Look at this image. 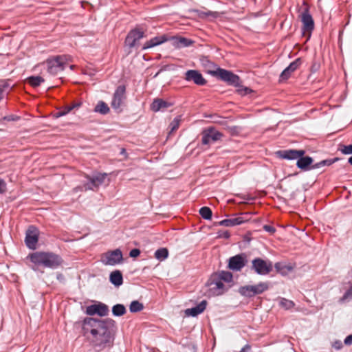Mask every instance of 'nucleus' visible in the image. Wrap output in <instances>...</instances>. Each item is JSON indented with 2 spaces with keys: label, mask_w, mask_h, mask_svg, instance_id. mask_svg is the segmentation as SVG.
Returning <instances> with one entry per match:
<instances>
[{
  "label": "nucleus",
  "mask_w": 352,
  "mask_h": 352,
  "mask_svg": "<svg viewBox=\"0 0 352 352\" xmlns=\"http://www.w3.org/2000/svg\"><path fill=\"white\" fill-rule=\"evenodd\" d=\"M126 311L125 307L122 304H117L112 307V313L115 316H122Z\"/></svg>",
  "instance_id": "31"
},
{
  "label": "nucleus",
  "mask_w": 352,
  "mask_h": 352,
  "mask_svg": "<svg viewBox=\"0 0 352 352\" xmlns=\"http://www.w3.org/2000/svg\"><path fill=\"white\" fill-rule=\"evenodd\" d=\"M338 158L336 157L333 159H328L322 160L318 163L312 164L313 159L309 156H301L298 158V161L296 163V166L301 170H307L310 169H316L319 168L324 166H330L334 162L338 161Z\"/></svg>",
  "instance_id": "4"
},
{
  "label": "nucleus",
  "mask_w": 352,
  "mask_h": 352,
  "mask_svg": "<svg viewBox=\"0 0 352 352\" xmlns=\"http://www.w3.org/2000/svg\"><path fill=\"white\" fill-rule=\"evenodd\" d=\"M239 293L241 296L247 298H251L254 296L252 294V285H245L240 287L239 289Z\"/></svg>",
  "instance_id": "30"
},
{
  "label": "nucleus",
  "mask_w": 352,
  "mask_h": 352,
  "mask_svg": "<svg viewBox=\"0 0 352 352\" xmlns=\"http://www.w3.org/2000/svg\"><path fill=\"white\" fill-rule=\"evenodd\" d=\"M269 285L267 283L261 282L255 285H252V294L254 296L261 294L267 290Z\"/></svg>",
  "instance_id": "27"
},
{
  "label": "nucleus",
  "mask_w": 352,
  "mask_h": 352,
  "mask_svg": "<svg viewBox=\"0 0 352 352\" xmlns=\"http://www.w3.org/2000/svg\"><path fill=\"white\" fill-rule=\"evenodd\" d=\"M74 67H75V66H74V65H70V69H73L74 68Z\"/></svg>",
  "instance_id": "50"
},
{
  "label": "nucleus",
  "mask_w": 352,
  "mask_h": 352,
  "mask_svg": "<svg viewBox=\"0 0 352 352\" xmlns=\"http://www.w3.org/2000/svg\"><path fill=\"white\" fill-rule=\"evenodd\" d=\"M274 267H275V268H276V271H277V272H282V270H283V269H285V268H287L288 270H292V267H287V266H285V265H282L281 263H275Z\"/></svg>",
  "instance_id": "39"
},
{
  "label": "nucleus",
  "mask_w": 352,
  "mask_h": 352,
  "mask_svg": "<svg viewBox=\"0 0 352 352\" xmlns=\"http://www.w3.org/2000/svg\"><path fill=\"white\" fill-rule=\"evenodd\" d=\"M143 309V305L138 300L132 301L129 306V310L132 313L139 312L142 311Z\"/></svg>",
  "instance_id": "33"
},
{
  "label": "nucleus",
  "mask_w": 352,
  "mask_h": 352,
  "mask_svg": "<svg viewBox=\"0 0 352 352\" xmlns=\"http://www.w3.org/2000/svg\"><path fill=\"white\" fill-rule=\"evenodd\" d=\"M341 152L345 155L352 154V144L348 146H342L340 149Z\"/></svg>",
  "instance_id": "38"
},
{
  "label": "nucleus",
  "mask_w": 352,
  "mask_h": 352,
  "mask_svg": "<svg viewBox=\"0 0 352 352\" xmlns=\"http://www.w3.org/2000/svg\"><path fill=\"white\" fill-rule=\"evenodd\" d=\"M221 236L225 238V239H228L230 236V234L228 231H225L221 234Z\"/></svg>",
  "instance_id": "47"
},
{
  "label": "nucleus",
  "mask_w": 352,
  "mask_h": 352,
  "mask_svg": "<svg viewBox=\"0 0 352 352\" xmlns=\"http://www.w3.org/2000/svg\"><path fill=\"white\" fill-rule=\"evenodd\" d=\"M216 277H217L219 279H220L221 281L230 283L232 282L233 280V276L232 274L228 271H221L217 273L214 274Z\"/></svg>",
  "instance_id": "26"
},
{
  "label": "nucleus",
  "mask_w": 352,
  "mask_h": 352,
  "mask_svg": "<svg viewBox=\"0 0 352 352\" xmlns=\"http://www.w3.org/2000/svg\"><path fill=\"white\" fill-rule=\"evenodd\" d=\"M279 305L282 308H283L286 310H289V309H291L292 308H293L294 307L295 304L292 300L282 298L280 300Z\"/></svg>",
  "instance_id": "35"
},
{
  "label": "nucleus",
  "mask_w": 352,
  "mask_h": 352,
  "mask_svg": "<svg viewBox=\"0 0 352 352\" xmlns=\"http://www.w3.org/2000/svg\"><path fill=\"white\" fill-rule=\"evenodd\" d=\"M346 345H351L352 344V335L348 336L344 341Z\"/></svg>",
  "instance_id": "46"
},
{
  "label": "nucleus",
  "mask_w": 352,
  "mask_h": 352,
  "mask_svg": "<svg viewBox=\"0 0 352 352\" xmlns=\"http://www.w3.org/2000/svg\"><path fill=\"white\" fill-rule=\"evenodd\" d=\"M206 285L208 287L209 296H219L228 289L223 282L216 277L214 274L210 276Z\"/></svg>",
  "instance_id": "7"
},
{
  "label": "nucleus",
  "mask_w": 352,
  "mask_h": 352,
  "mask_svg": "<svg viewBox=\"0 0 352 352\" xmlns=\"http://www.w3.org/2000/svg\"><path fill=\"white\" fill-rule=\"evenodd\" d=\"M38 230L34 226H29L26 231L25 242L28 248L35 250L38 241Z\"/></svg>",
  "instance_id": "13"
},
{
  "label": "nucleus",
  "mask_w": 352,
  "mask_h": 352,
  "mask_svg": "<svg viewBox=\"0 0 352 352\" xmlns=\"http://www.w3.org/2000/svg\"><path fill=\"white\" fill-rule=\"evenodd\" d=\"M251 269L259 275H267L273 269L272 263L270 260L255 258L252 261Z\"/></svg>",
  "instance_id": "8"
},
{
  "label": "nucleus",
  "mask_w": 352,
  "mask_h": 352,
  "mask_svg": "<svg viewBox=\"0 0 352 352\" xmlns=\"http://www.w3.org/2000/svg\"><path fill=\"white\" fill-rule=\"evenodd\" d=\"M199 214L204 219L209 220L212 218V210L210 208L204 206L200 208Z\"/></svg>",
  "instance_id": "34"
},
{
  "label": "nucleus",
  "mask_w": 352,
  "mask_h": 352,
  "mask_svg": "<svg viewBox=\"0 0 352 352\" xmlns=\"http://www.w3.org/2000/svg\"><path fill=\"white\" fill-rule=\"evenodd\" d=\"M77 106L78 105H74H74H72V106H67V107H65L63 110L59 111L57 113V117H60V116H65L69 112H70L75 107H77Z\"/></svg>",
  "instance_id": "37"
},
{
  "label": "nucleus",
  "mask_w": 352,
  "mask_h": 352,
  "mask_svg": "<svg viewBox=\"0 0 352 352\" xmlns=\"http://www.w3.org/2000/svg\"><path fill=\"white\" fill-rule=\"evenodd\" d=\"M168 256V251L166 248H162L157 250L155 252V257L160 260L163 261Z\"/></svg>",
  "instance_id": "32"
},
{
  "label": "nucleus",
  "mask_w": 352,
  "mask_h": 352,
  "mask_svg": "<svg viewBox=\"0 0 352 352\" xmlns=\"http://www.w3.org/2000/svg\"><path fill=\"white\" fill-rule=\"evenodd\" d=\"M263 229L265 231L271 232V233H274L275 231H276V229L274 227H272V226H271L270 225H265V226H263Z\"/></svg>",
  "instance_id": "43"
},
{
  "label": "nucleus",
  "mask_w": 352,
  "mask_h": 352,
  "mask_svg": "<svg viewBox=\"0 0 352 352\" xmlns=\"http://www.w3.org/2000/svg\"><path fill=\"white\" fill-rule=\"evenodd\" d=\"M348 162L352 166V156L351 157H349Z\"/></svg>",
  "instance_id": "48"
},
{
  "label": "nucleus",
  "mask_w": 352,
  "mask_h": 352,
  "mask_svg": "<svg viewBox=\"0 0 352 352\" xmlns=\"http://www.w3.org/2000/svg\"><path fill=\"white\" fill-rule=\"evenodd\" d=\"M106 173H98L92 176L86 175L87 181L83 182L82 190L96 191L107 177Z\"/></svg>",
  "instance_id": "6"
},
{
  "label": "nucleus",
  "mask_w": 352,
  "mask_h": 352,
  "mask_svg": "<svg viewBox=\"0 0 352 352\" xmlns=\"http://www.w3.org/2000/svg\"><path fill=\"white\" fill-rule=\"evenodd\" d=\"M124 152H125V149L122 148V153H124Z\"/></svg>",
  "instance_id": "52"
},
{
  "label": "nucleus",
  "mask_w": 352,
  "mask_h": 352,
  "mask_svg": "<svg viewBox=\"0 0 352 352\" xmlns=\"http://www.w3.org/2000/svg\"><path fill=\"white\" fill-rule=\"evenodd\" d=\"M185 80L187 81H193L197 85H204L206 80L201 74L197 70H188L186 72Z\"/></svg>",
  "instance_id": "17"
},
{
  "label": "nucleus",
  "mask_w": 352,
  "mask_h": 352,
  "mask_svg": "<svg viewBox=\"0 0 352 352\" xmlns=\"http://www.w3.org/2000/svg\"><path fill=\"white\" fill-rule=\"evenodd\" d=\"M140 251L138 249H133L130 251L129 255L131 257H137L140 255Z\"/></svg>",
  "instance_id": "41"
},
{
  "label": "nucleus",
  "mask_w": 352,
  "mask_h": 352,
  "mask_svg": "<svg viewBox=\"0 0 352 352\" xmlns=\"http://www.w3.org/2000/svg\"><path fill=\"white\" fill-rule=\"evenodd\" d=\"M280 157L286 160H298L301 156H303L305 153L304 150H294L289 149L284 151H279L277 152Z\"/></svg>",
  "instance_id": "18"
},
{
  "label": "nucleus",
  "mask_w": 352,
  "mask_h": 352,
  "mask_svg": "<svg viewBox=\"0 0 352 352\" xmlns=\"http://www.w3.org/2000/svg\"><path fill=\"white\" fill-rule=\"evenodd\" d=\"M180 118L179 116L175 118L170 124V132L177 130L179 126Z\"/></svg>",
  "instance_id": "36"
},
{
  "label": "nucleus",
  "mask_w": 352,
  "mask_h": 352,
  "mask_svg": "<svg viewBox=\"0 0 352 352\" xmlns=\"http://www.w3.org/2000/svg\"><path fill=\"white\" fill-rule=\"evenodd\" d=\"M82 187H83V183L80 185V186H78L75 188H73V192H86L87 190H82Z\"/></svg>",
  "instance_id": "44"
},
{
  "label": "nucleus",
  "mask_w": 352,
  "mask_h": 352,
  "mask_svg": "<svg viewBox=\"0 0 352 352\" xmlns=\"http://www.w3.org/2000/svg\"><path fill=\"white\" fill-rule=\"evenodd\" d=\"M8 85L3 84L0 86V100L3 99L5 92L8 89Z\"/></svg>",
  "instance_id": "40"
},
{
  "label": "nucleus",
  "mask_w": 352,
  "mask_h": 352,
  "mask_svg": "<svg viewBox=\"0 0 352 352\" xmlns=\"http://www.w3.org/2000/svg\"><path fill=\"white\" fill-rule=\"evenodd\" d=\"M247 263L245 254H236L229 258L228 267L234 272L241 271Z\"/></svg>",
  "instance_id": "12"
},
{
  "label": "nucleus",
  "mask_w": 352,
  "mask_h": 352,
  "mask_svg": "<svg viewBox=\"0 0 352 352\" xmlns=\"http://www.w3.org/2000/svg\"><path fill=\"white\" fill-rule=\"evenodd\" d=\"M44 81V78L38 76H32L27 78V82L33 87L39 86Z\"/></svg>",
  "instance_id": "29"
},
{
  "label": "nucleus",
  "mask_w": 352,
  "mask_h": 352,
  "mask_svg": "<svg viewBox=\"0 0 352 352\" xmlns=\"http://www.w3.org/2000/svg\"><path fill=\"white\" fill-rule=\"evenodd\" d=\"M28 258L34 264V266L32 267L34 270H36L38 266L56 269L63 263L62 257L52 252H35L30 254Z\"/></svg>",
  "instance_id": "2"
},
{
  "label": "nucleus",
  "mask_w": 352,
  "mask_h": 352,
  "mask_svg": "<svg viewBox=\"0 0 352 352\" xmlns=\"http://www.w3.org/2000/svg\"><path fill=\"white\" fill-rule=\"evenodd\" d=\"M244 216H248V213L241 214V216L232 218V219H223L218 223L219 226H225V227H232L237 225H240L248 221V219Z\"/></svg>",
  "instance_id": "19"
},
{
  "label": "nucleus",
  "mask_w": 352,
  "mask_h": 352,
  "mask_svg": "<svg viewBox=\"0 0 352 352\" xmlns=\"http://www.w3.org/2000/svg\"><path fill=\"white\" fill-rule=\"evenodd\" d=\"M301 21L302 23L303 32H307L310 34L314 28V21L311 15L309 12L308 8H306L301 14Z\"/></svg>",
  "instance_id": "16"
},
{
  "label": "nucleus",
  "mask_w": 352,
  "mask_h": 352,
  "mask_svg": "<svg viewBox=\"0 0 352 352\" xmlns=\"http://www.w3.org/2000/svg\"><path fill=\"white\" fill-rule=\"evenodd\" d=\"M212 16L215 17L216 16V13L215 12H201L199 14V16L201 17V18L205 17V16Z\"/></svg>",
  "instance_id": "45"
},
{
  "label": "nucleus",
  "mask_w": 352,
  "mask_h": 352,
  "mask_svg": "<svg viewBox=\"0 0 352 352\" xmlns=\"http://www.w3.org/2000/svg\"><path fill=\"white\" fill-rule=\"evenodd\" d=\"M126 88L124 85H120L116 89L111 105L113 109L117 110L121 107L123 100L125 99Z\"/></svg>",
  "instance_id": "15"
},
{
  "label": "nucleus",
  "mask_w": 352,
  "mask_h": 352,
  "mask_svg": "<svg viewBox=\"0 0 352 352\" xmlns=\"http://www.w3.org/2000/svg\"><path fill=\"white\" fill-rule=\"evenodd\" d=\"M301 59L297 58L292 63L289 64V65L286 67L280 74V78L281 80H287L288 79L292 73L294 72L297 68L301 65Z\"/></svg>",
  "instance_id": "20"
},
{
  "label": "nucleus",
  "mask_w": 352,
  "mask_h": 352,
  "mask_svg": "<svg viewBox=\"0 0 352 352\" xmlns=\"http://www.w3.org/2000/svg\"><path fill=\"white\" fill-rule=\"evenodd\" d=\"M116 329V322L111 318H85L82 324L83 336L97 351L113 346Z\"/></svg>",
  "instance_id": "1"
},
{
  "label": "nucleus",
  "mask_w": 352,
  "mask_h": 352,
  "mask_svg": "<svg viewBox=\"0 0 352 352\" xmlns=\"http://www.w3.org/2000/svg\"><path fill=\"white\" fill-rule=\"evenodd\" d=\"M167 41V38L165 35H162L161 36H155L149 41H147L143 45L142 50H146L155 46L159 45L165 41Z\"/></svg>",
  "instance_id": "22"
},
{
  "label": "nucleus",
  "mask_w": 352,
  "mask_h": 352,
  "mask_svg": "<svg viewBox=\"0 0 352 352\" xmlns=\"http://www.w3.org/2000/svg\"><path fill=\"white\" fill-rule=\"evenodd\" d=\"M223 137V134L216 130L214 127L210 126L204 129L202 132L201 142L207 145L215 142Z\"/></svg>",
  "instance_id": "11"
},
{
  "label": "nucleus",
  "mask_w": 352,
  "mask_h": 352,
  "mask_svg": "<svg viewBox=\"0 0 352 352\" xmlns=\"http://www.w3.org/2000/svg\"><path fill=\"white\" fill-rule=\"evenodd\" d=\"M110 109L108 105L103 101H99L94 108V111L102 115H106Z\"/></svg>",
  "instance_id": "28"
},
{
  "label": "nucleus",
  "mask_w": 352,
  "mask_h": 352,
  "mask_svg": "<svg viewBox=\"0 0 352 352\" xmlns=\"http://www.w3.org/2000/svg\"><path fill=\"white\" fill-rule=\"evenodd\" d=\"M144 36V31L138 28L131 30L124 41V47L127 54L131 53L133 48H137L140 45V40Z\"/></svg>",
  "instance_id": "5"
},
{
  "label": "nucleus",
  "mask_w": 352,
  "mask_h": 352,
  "mask_svg": "<svg viewBox=\"0 0 352 352\" xmlns=\"http://www.w3.org/2000/svg\"><path fill=\"white\" fill-rule=\"evenodd\" d=\"M207 302L206 300H202L199 305H197L196 307L187 309L185 311V314L186 316H197L199 314H201L206 307Z\"/></svg>",
  "instance_id": "21"
},
{
  "label": "nucleus",
  "mask_w": 352,
  "mask_h": 352,
  "mask_svg": "<svg viewBox=\"0 0 352 352\" xmlns=\"http://www.w3.org/2000/svg\"><path fill=\"white\" fill-rule=\"evenodd\" d=\"M109 313V307L104 303L98 302L87 307L86 314L89 316L97 314L100 316H105Z\"/></svg>",
  "instance_id": "14"
},
{
  "label": "nucleus",
  "mask_w": 352,
  "mask_h": 352,
  "mask_svg": "<svg viewBox=\"0 0 352 352\" xmlns=\"http://www.w3.org/2000/svg\"><path fill=\"white\" fill-rule=\"evenodd\" d=\"M69 60L70 56L59 55L47 59L44 64L46 65L47 72L51 75L56 76L65 69L67 63Z\"/></svg>",
  "instance_id": "3"
},
{
  "label": "nucleus",
  "mask_w": 352,
  "mask_h": 352,
  "mask_svg": "<svg viewBox=\"0 0 352 352\" xmlns=\"http://www.w3.org/2000/svg\"><path fill=\"white\" fill-rule=\"evenodd\" d=\"M173 45L177 48H182L191 45L194 41L184 37H174L173 38Z\"/></svg>",
  "instance_id": "23"
},
{
  "label": "nucleus",
  "mask_w": 352,
  "mask_h": 352,
  "mask_svg": "<svg viewBox=\"0 0 352 352\" xmlns=\"http://www.w3.org/2000/svg\"><path fill=\"white\" fill-rule=\"evenodd\" d=\"M6 191V184L3 179H0V193H3Z\"/></svg>",
  "instance_id": "42"
},
{
  "label": "nucleus",
  "mask_w": 352,
  "mask_h": 352,
  "mask_svg": "<svg viewBox=\"0 0 352 352\" xmlns=\"http://www.w3.org/2000/svg\"><path fill=\"white\" fill-rule=\"evenodd\" d=\"M169 106L170 104L167 102L160 98H156L152 102L151 109L152 111L157 112L160 109L167 108Z\"/></svg>",
  "instance_id": "25"
},
{
  "label": "nucleus",
  "mask_w": 352,
  "mask_h": 352,
  "mask_svg": "<svg viewBox=\"0 0 352 352\" xmlns=\"http://www.w3.org/2000/svg\"><path fill=\"white\" fill-rule=\"evenodd\" d=\"M100 261L105 265H116L122 263V253L120 249L108 251L101 255Z\"/></svg>",
  "instance_id": "9"
},
{
  "label": "nucleus",
  "mask_w": 352,
  "mask_h": 352,
  "mask_svg": "<svg viewBox=\"0 0 352 352\" xmlns=\"http://www.w3.org/2000/svg\"><path fill=\"white\" fill-rule=\"evenodd\" d=\"M61 277H62V274H58V275L57 276V278H58V279L61 278Z\"/></svg>",
  "instance_id": "49"
},
{
  "label": "nucleus",
  "mask_w": 352,
  "mask_h": 352,
  "mask_svg": "<svg viewBox=\"0 0 352 352\" xmlns=\"http://www.w3.org/2000/svg\"><path fill=\"white\" fill-rule=\"evenodd\" d=\"M249 91H250V89L248 88H245L246 93H248Z\"/></svg>",
  "instance_id": "51"
},
{
  "label": "nucleus",
  "mask_w": 352,
  "mask_h": 352,
  "mask_svg": "<svg viewBox=\"0 0 352 352\" xmlns=\"http://www.w3.org/2000/svg\"><path fill=\"white\" fill-rule=\"evenodd\" d=\"M110 282L116 287L120 286L123 283V277L120 271L115 270L110 274Z\"/></svg>",
  "instance_id": "24"
},
{
  "label": "nucleus",
  "mask_w": 352,
  "mask_h": 352,
  "mask_svg": "<svg viewBox=\"0 0 352 352\" xmlns=\"http://www.w3.org/2000/svg\"><path fill=\"white\" fill-rule=\"evenodd\" d=\"M212 74L231 85L238 86L240 83V78L237 75L224 69L218 68L212 72Z\"/></svg>",
  "instance_id": "10"
}]
</instances>
